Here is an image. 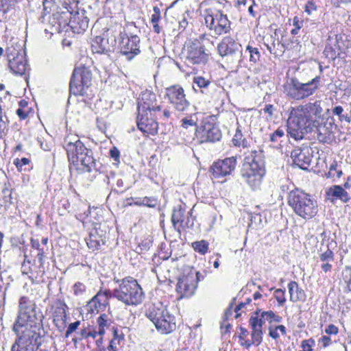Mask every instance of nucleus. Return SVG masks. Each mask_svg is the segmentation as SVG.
Segmentation results:
<instances>
[{
	"label": "nucleus",
	"instance_id": "1",
	"mask_svg": "<svg viewBox=\"0 0 351 351\" xmlns=\"http://www.w3.org/2000/svg\"><path fill=\"white\" fill-rule=\"evenodd\" d=\"M321 101L308 102L289 108L287 131L295 140H301L315 125L322 115Z\"/></svg>",
	"mask_w": 351,
	"mask_h": 351
},
{
	"label": "nucleus",
	"instance_id": "2",
	"mask_svg": "<svg viewBox=\"0 0 351 351\" xmlns=\"http://www.w3.org/2000/svg\"><path fill=\"white\" fill-rule=\"evenodd\" d=\"M43 315L36 304L27 297H21L19 304V314L13 330L16 333L40 332Z\"/></svg>",
	"mask_w": 351,
	"mask_h": 351
},
{
	"label": "nucleus",
	"instance_id": "3",
	"mask_svg": "<svg viewBox=\"0 0 351 351\" xmlns=\"http://www.w3.org/2000/svg\"><path fill=\"white\" fill-rule=\"evenodd\" d=\"M219 7L218 0H205L200 4L205 24L215 36L226 34L230 29V21L226 14L219 11Z\"/></svg>",
	"mask_w": 351,
	"mask_h": 351
},
{
	"label": "nucleus",
	"instance_id": "4",
	"mask_svg": "<svg viewBox=\"0 0 351 351\" xmlns=\"http://www.w3.org/2000/svg\"><path fill=\"white\" fill-rule=\"evenodd\" d=\"M242 177L253 189L260 188L265 174V161L261 151L251 150L245 157Z\"/></svg>",
	"mask_w": 351,
	"mask_h": 351
},
{
	"label": "nucleus",
	"instance_id": "5",
	"mask_svg": "<svg viewBox=\"0 0 351 351\" xmlns=\"http://www.w3.org/2000/svg\"><path fill=\"white\" fill-rule=\"evenodd\" d=\"M288 204L300 217L308 220L318 213V204L313 196L302 190L296 189L289 192Z\"/></svg>",
	"mask_w": 351,
	"mask_h": 351
},
{
	"label": "nucleus",
	"instance_id": "6",
	"mask_svg": "<svg viewBox=\"0 0 351 351\" xmlns=\"http://www.w3.org/2000/svg\"><path fill=\"white\" fill-rule=\"evenodd\" d=\"M320 78L315 76L310 80L300 81L295 77L288 80L284 84V93L290 99L302 100L312 95L318 88Z\"/></svg>",
	"mask_w": 351,
	"mask_h": 351
},
{
	"label": "nucleus",
	"instance_id": "7",
	"mask_svg": "<svg viewBox=\"0 0 351 351\" xmlns=\"http://www.w3.org/2000/svg\"><path fill=\"white\" fill-rule=\"evenodd\" d=\"M113 296L126 305H138L141 304L145 294L137 281L131 277L121 280L118 288L113 292Z\"/></svg>",
	"mask_w": 351,
	"mask_h": 351
},
{
	"label": "nucleus",
	"instance_id": "8",
	"mask_svg": "<svg viewBox=\"0 0 351 351\" xmlns=\"http://www.w3.org/2000/svg\"><path fill=\"white\" fill-rule=\"evenodd\" d=\"M147 317L153 322L156 329L163 334H168L176 328L175 318L169 314L160 303L152 305L146 313Z\"/></svg>",
	"mask_w": 351,
	"mask_h": 351
},
{
	"label": "nucleus",
	"instance_id": "9",
	"mask_svg": "<svg viewBox=\"0 0 351 351\" xmlns=\"http://www.w3.org/2000/svg\"><path fill=\"white\" fill-rule=\"evenodd\" d=\"M132 27V25H127L120 27L119 34V46L122 54L126 56L128 60H132L134 56L140 53V38L132 33L128 32Z\"/></svg>",
	"mask_w": 351,
	"mask_h": 351
},
{
	"label": "nucleus",
	"instance_id": "10",
	"mask_svg": "<svg viewBox=\"0 0 351 351\" xmlns=\"http://www.w3.org/2000/svg\"><path fill=\"white\" fill-rule=\"evenodd\" d=\"M6 53L10 71L15 75H23L27 69V64L23 46L18 43L15 45L10 44Z\"/></svg>",
	"mask_w": 351,
	"mask_h": 351
},
{
	"label": "nucleus",
	"instance_id": "11",
	"mask_svg": "<svg viewBox=\"0 0 351 351\" xmlns=\"http://www.w3.org/2000/svg\"><path fill=\"white\" fill-rule=\"evenodd\" d=\"M91 71L85 66L75 68L70 82V92L75 95H83L91 84Z\"/></svg>",
	"mask_w": 351,
	"mask_h": 351
},
{
	"label": "nucleus",
	"instance_id": "12",
	"mask_svg": "<svg viewBox=\"0 0 351 351\" xmlns=\"http://www.w3.org/2000/svg\"><path fill=\"white\" fill-rule=\"evenodd\" d=\"M165 97L173 108L178 112L186 111L191 106L186 99L184 90L179 85L171 86L165 89Z\"/></svg>",
	"mask_w": 351,
	"mask_h": 351
},
{
	"label": "nucleus",
	"instance_id": "13",
	"mask_svg": "<svg viewBox=\"0 0 351 351\" xmlns=\"http://www.w3.org/2000/svg\"><path fill=\"white\" fill-rule=\"evenodd\" d=\"M196 135L201 143L215 142L221 139V132L215 123L204 122L196 128Z\"/></svg>",
	"mask_w": 351,
	"mask_h": 351
},
{
	"label": "nucleus",
	"instance_id": "14",
	"mask_svg": "<svg viewBox=\"0 0 351 351\" xmlns=\"http://www.w3.org/2000/svg\"><path fill=\"white\" fill-rule=\"evenodd\" d=\"M137 126L145 134L154 135L158 132V125L156 119L158 118L156 113L138 111Z\"/></svg>",
	"mask_w": 351,
	"mask_h": 351
},
{
	"label": "nucleus",
	"instance_id": "15",
	"mask_svg": "<svg viewBox=\"0 0 351 351\" xmlns=\"http://www.w3.org/2000/svg\"><path fill=\"white\" fill-rule=\"evenodd\" d=\"M186 58L191 64H204L208 54L205 51L204 46L198 40L190 42L186 47Z\"/></svg>",
	"mask_w": 351,
	"mask_h": 351
},
{
	"label": "nucleus",
	"instance_id": "16",
	"mask_svg": "<svg viewBox=\"0 0 351 351\" xmlns=\"http://www.w3.org/2000/svg\"><path fill=\"white\" fill-rule=\"evenodd\" d=\"M160 110V105L158 104L156 94L146 90L141 93L138 103V111L149 112L152 116V112L156 113Z\"/></svg>",
	"mask_w": 351,
	"mask_h": 351
},
{
	"label": "nucleus",
	"instance_id": "17",
	"mask_svg": "<svg viewBox=\"0 0 351 351\" xmlns=\"http://www.w3.org/2000/svg\"><path fill=\"white\" fill-rule=\"evenodd\" d=\"M236 165L237 159L234 156H232L214 162L210 167V171L213 178H219L230 175L235 169Z\"/></svg>",
	"mask_w": 351,
	"mask_h": 351
},
{
	"label": "nucleus",
	"instance_id": "18",
	"mask_svg": "<svg viewBox=\"0 0 351 351\" xmlns=\"http://www.w3.org/2000/svg\"><path fill=\"white\" fill-rule=\"evenodd\" d=\"M241 45L232 38L226 36L218 44L217 51L221 57H240Z\"/></svg>",
	"mask_w": 351,
	"mask_h": 351
},
{
	"label": "nucleus",
	"instance_id": "19",
	"mask_svg": "<svg viewBox=\"0 0 351 351\" xmlns=\"http://www.w3.org/2000/svg\"><path fill=\"white\" fill-rule=\"evenodd\" d=\"M197 284V280L193 275L182 276L178 279L176 286L177 292L181 298H189L194 294Z\"/></svg>",
	"mask_w": 351,
	"mask_h": 351
},
{
	"label": "nucleus",
	"instance_id": "20",
	"mask_svg": "<svg viewBox=\"0 0 351 351\" xmlns=\"http://www.w3.org/2000/svg\"><path fill=\"white\" fill-rule=\"evenodd\" d=\"M110 297L109 291H99L86 304V311L90 313H98L108 305Z\"/></svg>",
	"mask_w": 351,
	"mask_h": 351
},
{
	"label": "nucleus",
	"instance_id": "21",
	"mask_svg": "<svg viewBox=\"0 0 351 351\" xmlns=\"http://www.w3.org/2000/svg\"><path fill=\"white\" fill-rule=\"evenodd\" d=\"M95 167V159L93 157V152L90 149L86 150L82 156L77 158V161L71 163V169L75 168L81 172H91Z\"/></svg>",
	"mask_w": 351,
	"mask_h": 351
},
{
	"label": "nucleus",
	"instance_id": "22",
	"mask_svg": "<svg viewBox=\"0 0 351 351\" xmlns=\"http://www.w3.org/2000/svg\"><path fill=\"white\" fill-rule=\"evenodd\" d=\"M67 305L62 302H58L53 307V322L60 332L63 331L66 326Z\"/></svg>",
	"mask_w": 351,
	"mask_h": 351
},
{
	"label": "nucleus",
	"instance_id": "23",
	"mask_svg": "<svg viewBox=\"0 0 351 351\" xmlns=\"http://www.w3.org/2000/svg\"><path fill=\"white\" fill-rule=\"evenodd\" d=\"M294 164L302 169H307L311 162V156L308 148H295L291 154Z\"/></svg>",
	"mask_w": 351,
	"mask_h": 351
},
{
	"label": "nucleus",
	"instance_id": "24",
	"mask_svg": "<svg viewBox=\"0 0 351 351\" xmlns=\"http://www.w3.org/2000/svg\"><path fill=\"white\" fill-rule=\"evenodd\" d=\"M326 198L331 202L337 199L341 200L343 203L350 201V197L346 189L340 185H333L326 191Z\"/></svg>",
	"mask_w": 351,
	"mask_h": 351
},
{
	"label": "nucleus",
	"instance_id": "25",
	"mask_svg": "<svg viewBox=\"0 0 351 351\" xmlns=\"http://www.w3.org/2000/svg\"><path fill=\"white\" fill-rule=\"evenodd\" d=\"M69 25L73 32L80 34L86 31L88 27V19L84 14L77 13L73 16L69 23Z\"/></svg>",
	"mask_w": 351,
	"mask_h": 351
},
{
	"label": "nucleus",
	"instance_id": "26",
	"mask_svg": "<svg viewBox=\"0 0 351 351\" xmlns=\"http://www.w3.org/2000/svg\"><path fill=\"white\" fill-rule=\"evenodd\" d=\"M116 43L114 39L112 41L111 45H109L108 40H106L101 36H96L91 43L92 50L94 53H103L110 51Z\"/></svg>",
	"mask_w": 351,
	"mask_h": 351
},
{
	"label": "nucleus",
	"instance_id": "27",
	"mask_svg": "<svg viewBox=\"0 0 351 351\" xmlns=\"http://www.w3.org/2000/svg\"><path fill=\"white\" fill-rule=\"evenodd\" d=\"M319 258L322 261L320 265L322 271L324 273L330 272L332 268L331 263L335 260L333 252L327 247L326 250L319 254Z\"/></svg>",
	"mask_w": 351,
	"mask_h": 351
},
{
	"label": "nucleus",
	"instance_id": "28",
	"mask_svg": "<svg viewBox=\"0 0 351 351\" xmlns=\"http://www.w3.org/2000/svg\"><path fill=\"white\" fill-rule=\"evenodd\" d=\"M288 289L290 294V300L293 302L298 301L304 302L306 294L303 289L299 287L295 281H291L288 285Z\"/></svg>",
	"mask_w": 351,
	"mask_h": 351
},
{
	"label": "nucleus",
	"instance_id": "29",
	"mask_svg": "<svg viewBox=\"0 0 351 351\" xmlns=\"http://www.w3.org/2000/svg\"><path fill=\"white\" fill-rule=\"evenodd\" d=\"M64 149L66 151L69 160L72 163L74 162V161H77V158L82 156L87 148L84 146L83 143H78L75 145H67V147Z\"/></svg>",
	"mask_w": 351,
	"mask_h": 351
},
{
	"label": "nucleus",
	"instance_id": "30",
	"mask_svg": "<svg viewBox=\"0 0 351 351\" xmlns=\"http://www.w3.org/2000/svg\"><path fill=\"white\" fill-rule=\"evenodd\" d=\"M332 113L337 116L341 122L346 121L348 123L351 122V110L347 112L342 106H337L332 109Z\"/></svg>",
	"mask_w": 351,
	"mask_h": 351
},
{
	"label": "nucleus",
	"instance_id": "31",
	"mask_svg": "<svg viewBox=\"0 0 351 351\" xmlns=\"http://www.w3.org/2000/svg\"><path fill=\"white\" fill-rule=\"evenodd\" d=\"M181 127L184 129L193 128L196 132L197 117V114L194 113L190 116L185 117L181 119Z\"/></svg>",
	"mask_w": 351,
	"mask_h": 351
},
{
	"label": "nucleus",
	"instance_id": "32",
	"mask_svg": "<svg viewBox=\"0 0 351 351\" xmlns=\"http://www.w3.org/2000/svg\"><path fill=\"white\" fill-rule=\"evenodd\" d=\"M245 56H248L250 61L253 63H256L260 58V53L258 49L250 45L246 47V49L243 53L241 51L240 57H245Z\"/></svg>",
	"mask_w": 351,
	"mask_h": 351
},
{
	"label": "nucleus",
	"instance_id": "33",
	"mask_svg": "<svg viewBox=\"0 0 351 351\" xmlns=\"http://www.w3.org/2000/svg\"><path fill=\"white\" fill-rule=\"evenodd\" d=\"M184 213L185 210L182 208L181 206H179L178 208H175L173 210L172 215H171V221L173 225V226L176 227V226L178 223H182L184 220Z\"/></svg>",
	"mask_w": 351,
	"mask_h": 351
},
{
	"label": "nucleus",
	"instance_id": "34",
	"mask_svg": "<svg viewBox=\"0 0 351 351\" xmlns=\"http://www.w3.org/2000/svg\"><path fill=\"white\" fill-rule=\"evenodd\" d=\"M97 324H98V334L100 336H103L106 331V328L109 326V318L108 315L103 313L97 319Z\"/></svg>",
	"mask_w": 351,
	"mask_h": 351
},
{
	"label": "nucleus",
	"instance_id": "35",
	"mask_svg": "<svg viewBox=\"0 0 351 351\" xmlns=\"http://www.w3.org/2000/svg\"><path fill=\"white\" fill-rule=\"evenodd\" d=\"M153 11L154 13L152 15L151 23L152 24L154 31L156 33L159 34L161 30L160 27L158 25L159 21L161 19L160 10L159 8L154 6L153 8Z\"/></svg>",
	"mask_w": 351,
	"mask_h": 351
},
{
	"label": "nucleus",
	"instance_id": "36",
	"mask_svg": "<svg viewBox=\"0 0 351 351\" xmlns=\"http://www.w3.org/2000/svg\"><path fill=\"white\" fill-rule=\"evenodd\" d=\"M269 51L275 56H280L284 53V45L278 40H274L271 45L266 44Z\"/></svg>",
	"mask_w": 351,
	"mask_h": 351
},
{
	"label": "nucleus",
	"instance_id": "37",
	"mask_svg": "<svg viewBox=\"0 0 351 351\" xmlns=\"http://www.w3.org/2000/svg\"><path fill=\"white\" fill-rule=\"evenodd\" d=\"M252 328V341L254 345L258 346L263 339V331L262 329L257 325H250Z\"/></svg>",
	"mask_w": 351,
	"mask_h": 351
},
{
	"label": "nucleus",
	"instance_id": "38",
	"mask_svg": "<svg viewBox=\"0 0 351 351\" xmlns=\"http://www.w3.org/2000/svg\"><path fill=\"white\" fill-rule=\"evenodd\" d=\"M267 322L262 317V310H256L250 319V325H257L262 329L263 325Z\"/></svg>",
	"mask_w": 351,
	"mask_h": 351
},
{
	"label": "nucleus",
	"instance_id": "39",
	"mask_svg": "<svg viewBox=\"0 0 351 351\" xmlns=\"http://www.w3.org/2000/svg\"><path fill=\"white\" fill-rule=\"evenodd\" d=\"M232 142L234 146H241L243 147H247V141L245 138H243V134L239 128H237Z\"/></svg>",
	"mask_w": 351,
	"mask_h": 351
},
{
	"label": "nucleus",
	"instance_id": "40",
	"mask_svg": "<svg viewBox=\"0 0 351 351\" xmlns=\"http://www.w3.org/2000/svg\"><path fill=\"white\" fill-rule=\"evenodd\" d=\"M208 243L205 240L193 242L191 244L193 250L202 255H204L208 250Z\"/></svg>",
	"mask_w": 351,
	"mask_h": 351
},
{
	"label": "nucleus",
	"instance_id": "41",
	"mask_svg": "<svg viewBox=\"0 0 351 351\" xmlns=\"http://www.w3.org/2000/svg\"><path fill=\"white\" fill-rule=\"evenodd\" d=\"M285 138V129L279 128L274 132L270 134V141L276 143H280Z\"/></svg>",
	"mask_w": 351,
	"mask_h": 351
},
{
	"label": "nucleus",
	"instance_id": "42",
	"mask_svg": "<svg viewBox=\"0 0 351 351\" xmlns=\"http://www.w3.org/2000/svg\"><path fill=\"white\" fill-rule=\"evenodd\" d=\"M262 317L269 323L280 322L281 321V317L271 311H264L262 310Z\"/></svg>",
	"mask_w": 351,
	"mask_h": 351
},
{
	"label": "nucleus",
	"instance_id": "43",
	"mask_svg": "<svg viewBox=\"0 0 351 351\" xmlns=\"http://www.w3.org/2000/svg\"><path fill=\"white\" fill-rule=\"evenodd\" d=\"M279 331L281 332L282 335H285L286 334L285 327L283 325H279L274 328L270 327L269 335L271 338L276 339L280 337Z\"/></svg>",
	"mask_w": 351,
	"mask_h": 351
},
{
	"label": "nucleus",
	"instance_id": "44",
	"mask_svg": "<svg viewBox=\"0 0 351 351\" xmlns=\"http://www.w3.org/2000/svg\"><path fill=\"white\" fill-rule=\"evenodd\" d=\"M210 84V81L202 77H195L193 79V88L195 89V85L199 88H206Z\"/></svg>",
	"mask_w": 351,
	"mask_h": 351
},
{
	"label": "nucleus",
	"instance_id": "45",
	"mask_svg": "<svg viewBox=\"0 0 351 351\" xmlns=\"http://www.w3.org/2000/svg\"><path fill=\"white\" fill-rule=\"evenodd\" d=\"M285 291L278 289L274 292V298L278 301L279 306H283L286 302V298L285 295Z\"/></svg>",
	"mask_w": 351,
	"mask_h": 351
},
{
	"label": "nucleus",
	"instance_id": "46",
	"mask_svg": "<svg viewBox=\"0 0 351 351\" xmlns=\"http://www.w3.org/2000/svg\"><path fill=\"white\" fill-rule=\"evenodd\" d=\"M29 160L27 158H23L21 159H16L14 161V164L16 166L18 170L20 171H25L27 169L25 167L26 165H29Z\"/></svg>",
	"mask_w": 351,
	"mask_h": 351
},
{
	"label": "nucleus",
	"instance_id": "47",
	"mask_svg": "<svg viewBox=\"0 0 351 351\" xmlns=\"http://www.w3.org/2000/svg\"><path fill=\"white\" fill-rule=\"evenodd\" d=\"M78 143H82L77 136L68 135L64 140V147H67L69 145H75Z\"/></svg>",
	"mask_w": 351,
	"mask_h": 351
},
{
	"label": "nucleus",
	"instance_id": "48",
	"mask_svg": "<svg viewBox=\"0 0 351 351\" xmlns=\"http://www.w3.org/2000/svg\"><path fill=\"white\" fill-rule=\"evenodd\" d=\"M343 279L347 284L348 289L351 291V267H346Z\"/></svg>",
	"mask_w": 351,
	"mask_h": 351
},
{
	"label": "nucleus",
	"instance_id": "49",
	"mask_svg": "<svg viewBox=\"0 0 351 351\" xmlns=\"http://www.w3.org/2000/svg\"><path fill=\"white\" fill-rule=\"evenodd\" d=\"M315 344L313 339L304 340L301 343V350L299 351H313L312 347Z\"/></svg>",
	"mask_w": 351,
	"mask_h": 351
},
{
	"label": "nucleus",
	"instance_id": "50",
	"mask_svg": "<svg viewBox=\"0 0 351 351\" xmlns=\"http://www.w3.org/2000/svg\"><path fill=\"white\" fill-rule=\"evenodd\" d=\"M86 244L90 249L95 250L99 246V242L92 234L86 240Z\"/></svg>",
	"mask_w": 351,
	"mask_h": 351
},
{
	"label": "nucleus",
	"instance_id": "51",
	"mask_svg": "<svg viewBox=\"0 0 351 351\" xmlns=\"http://www.w3.org/2000/svg\"><path fill=\"white\" fill-rule=\"evenodd\" d=\"M74 294L76 295H82L86 291V286L81 282H76L73 287Z\"/></svg>",
	"mask_w": 351,
	"mask_h": 351
},
{
	"label": "nucleus",
	"instance_id": "52",
	"mask_svg": "<svg viewBox=\"0 0 351 351\" xmlns=\"http://www.w3.org/2000/svg\"><path fill=\"white\" fill-rule=\"evenodd\" d=\"M80 325V321H76L73 323H71L69 325L68 328L65 332V337L68 338L69 335L76 330V329L79 327Z\"/></svg>",
	"mask_w": 351,
	"mask_h": 351
},
{
	"label": "nucleus",
	"instance_id": "53",
	"mask_svg": "<svg viewBox=\"0 0 351 351\" xmlns=\"http://www.w3.org/2000/svg\"><path fill=\"white\" fill-rule=\"evenodd\" d=\"M141 204H142L144 206L150 207V208H154V207H156L157 202H156V200L154 199H152V198L145 197L141 200Z\"/></svg>",
	"mask_w": 351,
	"mask_h": 351
},
{
	"label": "nucleus",
	"instance_id": "54",
	"mask_svg": "<svg viewBox=\"0 0 351 351\" xmlns=\"http://www.w3.org/2000/svg\"><path fill=\"white\" fill-rule=\"evenodd\" d=\"M8 119L3 116H0V136L5 134L8 126Z\"/></svg>",
	"mask_w": 351,
	"mask_h": 351
},
{
	"label": "nucleus",
	"instance_id": "55",
	"mask_svg": "<svg viewBox=\"0 0 351 351\" xmlns=\"http://www.w3.org/2000/svg\"><path fill=\"white\" fill-rule=\"evenodd\" d=\"M302 21H300L298 17H295L293 19V25L295 28L291 30V34L293 35L297 34L299 29H300L301 27H302Z\"/></svg>",
	"mask_w": 351,
	"mask_h": 351
},
{
	"label": "nucleus",
	"instance_id": "56",
	"mask_svg": "<svg viewBox=\"0 0 351 351\" xmlns=\"http://www.w3.org/2000/svg\"><path fill=\"white\" fill-rule=\"evenodd\" d=\"M317 10V6L313 1H308L305 5V12L311 15Z\"/></svg>",
	"mask_w": 351,
	"mask_h": 351
},
{
	"label": "nucleus",
	"instance_id": "57",
	"mask_svg": "<svg viewBox=\"0 0 351 351\" xmlns=\"http://www.w3.org/2000/svg\"><path fill=\"white\" fill-rule=\"evenodd\" d=\"M119 343V341H117L116 337L112 338V339L110 341V344L108 346V350L109 351H117V345Z\"/></svg>",
	"mask_w": 351,
	"mask_h": 351
},
{
	"label": "nucleus",
	"instance_id": "58",
	"mask_svg": "<svg viewBox=\"0 0 351 351\" xmlns=\"http://www.w3.org/2000/svg\"><path fill=\"white\" fill-rule=\"evenodd\" d=\"M337 163L336 161H333V162L330 165L329 168V171L328 173V178H333L335 176V172L337 169Z\"/></svg>",
	"mask_w": 351,
	"mask_h": 351
},
{
	"label": "nucleus",
	"instance_id": "59",
	"mask_svg": "<svg viewBox=\"0 0 351 351\" xmlns=\"http://www.w3.org/2000/svg\"><path fill=\"white\" fill-rule=\"evenodd\" d=\"M110 155L115 161H119L120 152L117 148L113 147L110 149Z\"/></svg>",
	"mask_w": 351,
	"mask_h": 351
},
{
	"label": "nucleus",
	"instance_id": "60",
	"mask_svg": "<svg viewBox=\"0 0 351 351\" xmlns=\"http://www.w3.org/2000/svg\"><path fill=\"white\" fill-rule=\"evenodd\" d=\"M325 332L328 335H336L338 332V328L335 325L330 324L326 328Z\"/></svg>",
	"mask_w": 351,
	"mask_h": 351
},
{
	"label": "nucleus",
	"instance_id": "61",
	"mask_svg": "<svg viewBox=\"0 0 351 351\" xmlns=\"http://www.w3.org/2000/svg\"><path fill=\"white\" fill-rule=\"evenodd\" d=\"M16 114L21 119H25L27 117L28 112L20 108L17 109Z\"/></svg>",
	"mask_w": 351,
	"mask_h": 351
},
{
	"label": "nucleus",
	"instance_id": "62",
	"mask_svg": "<svg viewBox=\"0 0 351 351\" xmlns=\"http://www.w3.org/2000/svg\"><path fill=\"white\" fill-rule=\"evenodd\" d=\"M319 341L322 343L323 346L325 348L330 343L331 339L328 336H323Z\"/></svg>",
	"mask_w": 351,
	"mask_h": 351
},
{
	"label": "nucleus",
	"instance_id": "63",
	"mask_svg": "<svg viewBox=\"0 0 351 351\" xmlns=\"http://www.w3.org/2000/svg\"><path fill=\"white\" fill-rule=\"evenodd\" d=\"M44 257H45V252H44L43 249L39 250V252L37 254V258H38V262L40 265H42L43 264Z\"/></svg>",
	"mask_w": 351,
	"mask_h": 351
},
{
	"label": "nucleus",
	"instance_id": "64",
	"mask_svg": "<svg viewBox=\"0 0 351 351\" xmlns=\"http://www.w3.org/2000/svg\"><path fill=\"white\" fill-rule=\"evenodd\" d=\"M318 132L320 136L322 135V134L326 136L330 134V132L328 130V129H325V126H319Z\"/></svg>",
	"mask_w": 351,
	"mask_h": 351
}]
</instances>
